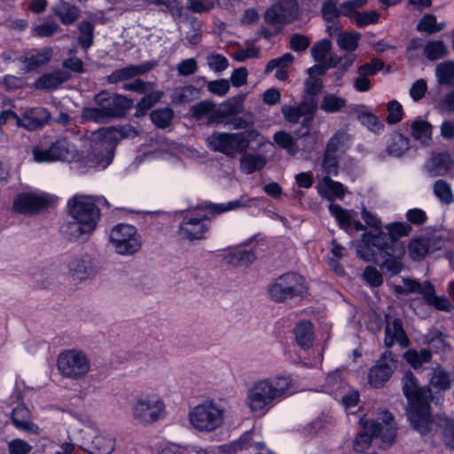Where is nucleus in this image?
I'll list each match as a JSON object with an SVG mask.
<instances>
[{
    "instance_id": "09e8293b",
    "label": "nucleus",
    "mask_w": 454,
    "mask_h": 454,
    "mask_svg": "<svg viewBox=\"0 0 454 454\" xmlns=\"http://www.w3.org/2000/svg\"><path fill=\"white\" fill-rule=\"evenodd\" d=\"M360 37V33L356 31L340 33L337 44L342 50L352 51L356 49Z\"/></svg>"
},
{
    "instance_id": "69168bd1",
    "label": "nucleus",
    "mask_w": 454,
    "mask_h": 454,
    "mask_svg": "<svg viewBox=\"0 0 454 454\" xmlns=\"http://www.w3.org/2000/svg\"><path fill=\"white\" fill-rule=\"evenodd\" d=\"M387 121L389 124H395L403 119V110L402 105L396 100H391L387 103Z\"/></svg>"
},
{
    "instance_id": "e433bc0d",
    "label": "nucleus",
    "mask_w": 454,
    "mask_h": 454,
    "mask_svg": "<svg viewBox=\"0 0 454 454\" xmlns=\"http://www.w3.org/2000/svg\"><path fill=\"white\" fill-rule=\"evenodd\" d=\"M423 53L427 59L434 61L448 54V47L441 40L429 41L424 46Z\"/></svg>"
},
{
    "instance_id": "bf43d9fd",
    "label": "nucleus",
    "mask_w": 454,
    "mask_h": 454,
    "mask_svg": "<svg viewBox=\"0 0 454 454\" xmlns=\"http://www.w3.org/2000/svg\"><path fill=\"white\" fill-rule=\"evenodd\" d=\"M206 87L210 93L218 97H224L231 88L230 82L226 79L207 82Z\"/></svg>"
},
{
    "instance_id": "c756f323",
    "label": "nucleus",
    "mask_w": 454,
    "mask_h": 454,
    "mask_svg": "<svg viewBox=\"0 0 454 454\" xmlns=\"http://www.w3.org/2000/svg\"><path fill=\"white\" fill-rule=\"evenodd\" d=\"M318 192L330 200L334 198H342L346 192L344 186L336 181L332 180L329 176H325L318 183Z\"/></svg>"
},
{
    "instance_id": "0eeeda50",
    "label": "nucleus",
    "mask_w": 454,
    "mask_h": 454,
    "mask_svg": "<svg viewBox=\"0 0 454 454\" xmlns=\"http://www.w3.org/2000/svg\"><path fill=\"white\" fill-rule=\"evenodd\" d=\"M109 244L118 255L133 256L140 252L143 239L134 225L118 223L110 231Z\"/></svg>"
},
{
    "instance_id": "f257e3e1",
    "label": "nucleus",
    "mask_w": 454,
    "mask_h": 454,
    "mask_svg": "<svg viewBox=\"0 0 454 454\" xmlns=\"http://www.w3.org/2000/svg\"><path fill=\"white\" fill-rule=\"evenodd\" d=\"M136 134L131 126L107 127L94 131L90 137V148L85 155L79 154L74 162V171L85 174L90 170L106 168L113 162L119 142Z\"/></svg>"
},
{
    "instance_id": "f03ea898",
    "label": "nucleus",
    "mask_w": 454,
    "mask_h": 454,
    "mask_svg": "<svg viewBox=\"0 0 454 454\" xmlns=\"http://www.w3.org/2000/svg\"><path fill=\"white\" fill-rule=\"evenodd\" d=\"M291 375L282 374L254 381L247 390L244 404L257 416H264L278 403L295 392Z\"/></svg>"
},
{
    "instance_id": "cd10ccee",
    "label": "nucleus",
    "mask_w": 454,
    "mask_h": 454,
    "mask_svg": "<svg viewBox=\"0 0 454 454\" xmlns=\"http://www.w3.org/2000/svg\"><path fill=\"white\" fill-rule=\"evenodd\" d=\"M411 134L414 140L422 145H428L432 141V125L422 119L414 120L411 124Z\"/></svg>"
},
{
    "instance_id": "13d9d810",
    "label": "nucleus",
    "mask_w": 454,
    "mask_h": 454,
    "mask_svg": "<svg viewBox=\"0 0 454 454\" xmlns=\"http://www.w3.org/2000/svg\"><path fill=\"white\" fill-rule=\"evenodd\" d=\"M79 43L82 48L88 49L93 43V26L89 21H82L79 27Z\"/></svg>"
},
{
    "instance_id": "49530a36",
    "label": "nucleus",
    "mask_w": 454,
    "mask_h": 454,
    "mask_svg": "<svg viewBox=\"0 0 454 454\" xmlns=\"http://www.w3.org/2000/svg\"><path fill=\"white\" fill-rule=\"evenodd\" d=\"M435 73L440 84H452L454 82V62L445 61L438 64Z\"/></svg>"
},
{
    "instance_id": "c85d7f7f",
    "label": "nucleus",
    "mask_w": 454,
    "mask_h": 454,
    "mask_svg": "<svg viewBox=\"0 0 454 454\" xmlns=\"http://www.w3.org/2000/svg\"><path fill=\"white\" fill-rule=\"evenodd\" d=\"M51 49L43 48L30 52L27 57L24 58L23 63L25 64L27 71H32L46 65L51 60Z\"/></svg>"
},
{
    "instance_id": "8fccbe9b",
    "label": "nucleus",
    "mask_w": 454,
    "mask_h": 454,
    "mask_svg": "<svg viewBox=\"0 0 454 454\" xmlns=\"http://www.w3.org/2000/svg\"><path fill=\"white\" fill-rule=\"evenodd\" d=\"M325 391L334 395L335 397L341 394V390L346 388L339 371L329 373L325 380Z\"/></svg>"
},
{
    "instance_id": "774afa93",
    "label": "nucleus",
    "mask_w": 454,
    "mask_h": 454,
    "mask_svg": "<svg viewBox=\"0 0 454 454\" xmlns=\"http://www.w3.org/2000/svg\"><path fill=\"white\" fill-rule=\"evenodd\" d=\"M33 446L23 439L15 438L8 442L9 454H28Z\"/></svg>"
},
{
    "instance_id": "20e7f679",
    "label": "nucleus",
    "mask_w": 454,
    "mask_h": 454,
    "mask_svg": "<svg viewBox=\"0 0 454 454\" xmlns=\"http://www.w3.org/2000/svg\"><path fill=\"white\" fill-rule=\"evenodd\" d=\"M403 389L408 400L407 415L411 426L421 434H427L432 427L430 387L419 386L412 374H406L403 379Z\"/></svg>"
},
{
    "instance_id": "4c0bfd02",
    "label": "nucleus",
    "mask_w": 454,
    "mask_h": 454,
    "mask_svg": "<svg viewBox=\"0 0 454 454\" xmlns=\"http://www.w3.org/2000/svg\"><path fill=\"white\" fill-rule=\"evenodd\" d=\"M146 71L142 66H129L121 69L116 70L108 76V82L111 83H116L121 81L133 78L138 74H141Z\"/></svg>"
},
{
    "instance_id": "58836bf2",
    "label": "nucleus",
    "mask_w": 454,
    "mask_h": 454,
    "mask_svg": "<svg viewBox=\"0 0 454 454\" xmlns=\"http://www.w3.org/2000/svg\"><path fill=\"white\" fill-rule=\"evenodd\" d=\"M409 138L400 133H395L391 137V142L387 146V153L394 157H400L409 150Z\"/></svg>"
},
{
    "instance_id": "3c124183",
    "label": "nucleus",
    "mask_w": 454,
    "mask_h": 454,
    "mask_svg": "<svg viewBox=\"0 0 454 454\" xmlns=\"http://www.w3.org/2000/svg\"><path fill=\"white\" fill-rule=\"evenodd\" d=\"M445 25L443 23L437 24L436 18L433 14H425L419 21L417 29L419 32H425L427 34H434L441 31Z\"/></svg>"
},
{
    "instance_id": "f704fd0d",
    "label": "nucleus",
    "mask_w": 454,
    "mask_h": 454,
    "mask_svg": "<svg viewBox=\"0 0 454 454\" xmlns=\"http://www.w3.org/2000/svg\"><path fill=\"white\" fill-rule=\"evenodd\" d=\"M429 385L441 391H446L451 387V380L448 372L442 367L436 366L433 369Z\"/></svg>"
},
{
    "instance_id": "dca6fc26",
    "label": "nucleus",
    "mask_w": 454,
    "mask_h": 454,
    "mask_svg": "<svg viewBox=\"0 0 454 454\" xmlns=\"http://www.w3.org/2000/svg\"><path fill=\"white\" fill-rule=\"evenodd\" d=\"M395 359L392 352L387 351L372 366L368 373V383L373 387H382L392 376L395 369Z\"/></svg>"
},
{
    "instance_id": "4d7b16f0",
    "label": "nucleus",
    "mask_w": 454,
    "mask_h": 454,
    "mask_svg": "<svg viewBox=\"0 0 454 454\" xmlns=\"http://www.w3.org/2000/svg\"><path fill=\"white\" fill-rule=\"evenodd\" d=\"M361 122L367 127L369 130L375 134H380L384 130V123L373 114L364 113L360 115Z\"/></svg>"
},
{
    "instance_id": "0e129e2a",
    "label": "nucleus",
    "mask_w": 454,
    "mask_h": 454,
    "mask_svg": "<svg viewBox=\"0 0 454 454\" xmlns=\"http://www.w3.org/2000/svg\"><path fill=\"white\" fill-rule=\"evenodd\" d=\"M331 51V42L329 40H322L316 43L311 49V56L317 62H321L326 59Z\"/></svg>"
},
{
    "instance_id": "6e6d98bb",
    "label": "nucleus",
    "mask_w": 454,
    "mask_h": 454,
    "mask_svg": "<svg viewBox=\"0 0 454 454\" xmlns=\"http://www.w3.org/2000/svg\"><path fill=\"white\" fill-rule=\"evenodd\" d=\"M452 164L450 154L441 153L432 160L433 172L435 176H442L449 171Z\"/></svg>"
},
{
    "instance_id": "6ab92c4d",
    "label": "nucleus",
    "mask_w": 454,
    "mask_h": 454,
    "mask_svg": "<svg viewBox=\"0 0 454 454\" xmlns=\"http://www.w3.org/2000/svg\"><path fill=\"white\" fill-rule=\"evenodd\" d=\"M298 16V6L294 1H284L271 5L264 13L268 24L282 25L294 21Z\"/></svg>"
},
{
    "instance_id": "e2e57ef3",
    "label": "nucleus",
    "mask_w": 454,
    "mask_h": 454,
    "mask_svg": "<svg viewBox=\"0 0 454 454\" xmlns=\"http://www.w3.org/2000/svg\"><path fill=\"white\" fill-rule=\"evenodd\" d=\"M350 18L355 20L356 26L358 27H365L371 24H375L378 22L380 15L375 11H367L364 12L355 13Z\"/></svg>"
},
{
    "instance_id": "79ce46f5",
    "label": "nucleus",
    "mask_w": 454,
    "mask_h": 454,
    "mask_svg": "<svg viewBox=\"0 0 454 454\" xmlns=\"http://www.w3.org/2000/svg\"><path fill=\"white\" fill-rule=\"evenodd\" d=\"M309 105V102H301L297 106L284 105L281 108V112L286 121L290 123H297L302 114L308 111Z\"/></svg>"
},
{
    "instance_id": "aec40b11",
    "label": "nucleus",
    "mask_w": 454,
    "mask_h": 454,
    "mask_svg": "<svg viewBox=\"0 0 454 454\" xmlns=\"http://www.w3.org/2000/svg\"><path fill=\"white\" fill-rule=\"evenodd\" d=\"M223 408L214 400L207 399L200 403V432H211L223 422Z\"/></svg>"
},
{
    "instance_id": "f8f14e48",
    "label": "nucleus",
    "mask_w": 454,
    "mask_h": 454,
    "mask_svg": "<svg viewBox=\"0 0 454 454\" xmlns=\"http://www.w3.org/2000/svg\"><path fill=\"white\" fill-rule=\"evenodd\" d=\"M305 292L304 278L293 272L282 275L269 288L270 298L276 301L302 295Z\"/></svg>"
},
{
    "instance_id": "4468645a",
    "label": "nucleus",
    "mask_w": 454,
    "mask_h": 454,
    "mask_svg": "<svg viewBox=\"0 0 454 454\" xmlns=\"http://www.w3.org/2000/svg\"><path fill=\"white\" fill-rule=\"evenodd\" d=\"M403 283L405 286V292L407 294H420L424 301L436 309L450 312L454 309V306L446 296L436 295L435 289L429 281L420 283L415 279L403 278Z\"/></svg>"
},
{
    "instance_id": "393cba45",
    "label": "nucleus",
    "mask_w": 454,
    "mask_h": 454,
    "mask_svg": "<svg viewBox=\"0 0 454 454\" xmlns=\"http://www.w3.org/2000/svg\"><path fill=\"white\" fill-rule=\"evenodd\" d=\"M405 254V246L403 243L395 246L394 248L382 254L385 258L381 263V268L386 269L392 274H397L403 270L402 260Z\"/></svg>"
},
{
    "instance_id": "5701e85b",
    "label": "nucleus",
    "mask_w": 454,
    "mask_h": 454,
    "mask_svg": "<svg viewBox=\"0 0 454 454\" xmlns=\"http://www.w3.org/2000/svg\"><path fill=\"white\" fill-rule=\"evenodd\" d=\"M12 419L14 427L20 431L35 435L41 432L39 427L33 422L31 411L23 404L13 409Z\"/></svg>"
},
{
    "instance_id": "2eb2a0df",
    "label": "nucleus",
    "mask_w": 454,
    "mask_h": 454,
    "mask_svg": "<svg viewBox=\"0 0 454 454\" xmlns=\"http://www.w3.org/2000/svg\"><path fill=\"white\" fill-rule=\"evenodd\" d=\"M53 200V196L43 192H21L14 198L12 209L18 214L30 215L46 208Z\"/></svg>"
},
{
    "instance_id": "c03bdc74",
    "label": "nucleus",
    "mask_w": 454,
    "mask_h": 454,
    "mask_svg": "<svg viewBox=\"0 0 454 454\" xmlns=\"http://www.w3.org/2000/svg\"><path fill=\"white\" fill-rule=\"evenodd\" d=\"M429 250V244L427 239H412L408 246L410 257L414 261L422 260Z\"/></svg>"
},
{
    "instance_id": "603ef678",
    "label": "nucleus",
    "mask_w": 454,
    "mask_h": 454,
    "mask_svg": "<svg viewBox=\"0 0 454 454\" xmlns=\"http://www.w3.org/2000/svg\"><path fill=\"white\" fill-rule=\"evenodd\" d=\"M434 195L444 204L453 201V194L450 185L444 180H438L434 184Z\"/></svg>"
},
{
    "instance_id": "de8ad7c7",
    "label": "nucleus",
    "mask_w": 454,
    "mask_h": 454,
    "mask_svg": "<svg viewBox=\"0 0 454 454\" xmlns=\"http://www.w3.org/2000/svg\"><path fill=\"white\" fill-rule=\"evenodd\" d=\"M385 230L393 243H402L399 239L409 235L411 228L405 223H392L385 226Z\"/></svg>"
},
{
    "instance_id": "37998d69",
    "label": "nucleus",
    "mask_w": 454,
    "mask_h": 454,
    "mask_svg": "<svg viewBox=\"0 0 454 454\" xmlns=\"http://www.w3.org/2000/svg\"><path fill=\"white\" fill-rule=\"evenodd\" d=\"M54 12L59 17L62 23L67 25L73 23L79 16L78 9L64 1L54 8Z\"/></svg>"
},
{
    "instance_id": "5fc2aeb1",
    "label": "nucleus",
    "mask_w": 454,
    "mask_h": 454,
    "mask_svg": "<svg viewBox=\"0 0 454 454\" xmlns=\"http://www.w3.org/2000/svg\"><path fill=\"white\" fill-rule=\"evenodd\" d=\"M152 121L159 128L164 129L168 127L173 119V111L165 107L162 109L154 110L151 114Z\"/></svg>"
},
{
    "instance_id": "9b49d317",
    "label": "nucleus",
    "mask_w": 454,
    "mask_h": 454,
    "mask_svg": "<svg viewBox=\"0 0 454 454\" xmlns=\"http://www.w3.org/2000/svg\"><path fill=\"white\" fill-rule=\"evenodd\" d=\"M399 244L391 242L387 233L380 227L363 233L360 242L356 247V252L357 257L363 261L375 262V250L384 254Z\"/></svg>"
},
{
    "instance_id": "72a5a7b5",
    "label": "nucleus",
    "mask_w": 454,
    "mask_h": 454,
    "mask_svg": "<svg viewBox=\"0 0 454 454\" xmlns=\"http://www.w3.org/2000/svg\"><path fill=\"white\" fill-rule=\"evenodd\" d=\"M406 362L415 370L419 369L424 364H427L432 359V354L427 349H409L403 355Z\"/></svg>"
},
{
    "instance_id": "680f3d73",
    "label": "nucleus",
    "mask_w": 454,
    "mask_h": 454,
    "mask_svg": "<svg viewBox=\"0 0 454 454\" xmlns=\"http://www.w3.org/2000/svg\"><path fill=\"white\" fill-rule=\"evenodd\" d=\"M206 60L210 70L215 73H221L229 66L227 59L221 54H210L207 57Z\"/></svg>"
},
{
    "instance_id": "4be33fe9",
    "label": "nucleus",
    "mask_w": 454,
    "mask_h": 454,
    "mask_svg": "<svg viewBox=\"0 0 454 454\" xmlns=\"http://www.w3.org/2000/svg\"><path fill=\"white\" fill-rule=\"evenodd\" d=\"M395 342L402 347H406L409 344V339L403 331L402 321L399 318H392L387 316L386 318L384 343L389 348Z\"/></svg>"
},
{
    "instance_id": "ea45409f",
    "label": "nucleus",
    "mask_w": 454,
    "mask_h": 454,
    "mask_svg": "<svg viewBox=\"0 0 454 454\" xmlns=\"http://www.w3.org/2000/svg\"><path fill=\"white\" fill-rule=\"evenodd\" d=\"M273 140L276 145L285 149L289 154L294 155L299 151V146L294 137L286 131L280 130L274 134Z\"/></svg>"
},
{
    "instance_id": "a878e982",
    "label": "nucleus",
    "mask_w": 454,
    "mask_h": 454,
    "mask_svg": "<svg viewBox=\"0 0 454 454\" xmlns=\"http://www.w3.org/2000/svg\"><path fill=\"white\" fill-rule=\"evenodd\" d=\"M294 333L296 344L303 349L309 348L314 341V327L309 321L299 322L294 329Z\"/></svg>"
},
{
    "instance_id": "bb28decb",
    "label": "nucleus",
    "mask_w": 454,
    "mask_h": 454,
    "mask_svg": "<svg viewBox=\"0 0 454 454\" xmlns=\"http://www.w3.org/2000/svg\"><path fill=\"white\" fill-rule=\"evenodd\" d=\"M223 260L231 266H247L255 260V254L251 249L237 247L230 250Z\"/></svg>"
},
{
    "instance_id": "39448f33",
    "label": "nucleus",
    "mask_w": 454,
    "mask_h": 454,
    "mask_svg": "<svg viewBox=\"0 0 454 454\" xmlns=\"http://www.w3.org/2000/svg\"><path fill=\"white\" fill-rule=\"evenodd\" d=\"M380 419L382 423L365 419L360 420L362 432L358 434L354 441L353 448L355 451L363 452L368 449L373 437L380 439L384 448L391 445L396 433L394 417L388 411H384L381 412Z\"/></svg>"
},
{
    "instance_id": "864d4df0",
    "label": "nucleus",
    "mask_w": 454,
    "mask_h": 454,
    "mask_svg": "<svg viewBox=\"0 0 454 454\" xmlns=\"http://www.w3.org/2000/svg\"><path fill=\"white\" fill-rule=\"evenodd\" d=\"M92 443L101 454H111L114 450V439L110 434H98L94 437Z\"/></svg>"
},
{
    "instance_id": "ddd939ff",
    "label": "nucleus",
    "mask_w": 454,
    "mask_h": 454,
    "mask_svg": "<svg viewBox=\"0 0 454 454\" xmlns=\"http://www.w3.org/2000/svg\"><path fill=\"white\" fill-rule=\"evenodd\" d=\"M207 145L211 150L231 157L247 149V142L239 132H215L207 138Z\"/></svg>"
},
{
    "instance_id": "423d86ee",
    "label": "nucleus",
    "mask_w": 454,
    "mask_h": 454,
    "mask_svg": "<svg viewBox=\"0 0 454 454\" xmlns=\"http://www.w3.org/2000/svg\"><path fill=\"white\" fill-rule=\"evenodd\" d=\"M96 106L85 107L82 117L95 122H106L123 116L131 108L132 102L120 95H110L102 91L95 97Z\"/></svg>"
},
{
    "instance_id": "412c9836",
    "label": "nucleus",
    "mask_w": 454,
    "mask_h": 454,
    "mask_svg": "<svg viewBox=\"0 0 454 454\" xmlns=\"http://www.w3.org/2000/svg\"><path fill=\"white\" fill-rule=\"evenodd\" d=\"M51 119V114L43 107H35L26 110L22 116H18L17 126L27 130H35L43 127Z\"/></svg>"
},
{
    "instance_id": "052dcab7",
    "label": "nucleus",
    "mask_w": 454,
    "mask_h": 454,
    "mask_svg": "<svg viewBox=\"0 0 454 454\" xmlns=\"http://www.w3.org/2000/svg\"><path fill=\"white\" fill-rule=\"evenodd\" d=\"M338 158L339 154L330 152L325 148L322 167L325 172L328 175H336L338 169Z\"/></svg>"
},
{
    "instance_id": "c9c22d12",
    "label": "nucleus",
    "mask_w": 454,
    "mask_h": 454,
    "mask_svg": "<svg viewBox=\"0 0 454 454\" xmlns=\"http://www.w3.org/2000/svg\"><path fill=\"white\" fill-rule=\"evenodd\" d=\"M329 212L336 219L340 228L347 231L350 230L353 215H356L355 212L346 210L333 203L329 205Z\"/></svg>"
},
{
    "instance_id": "7ed1b4c3",
    "label": "nucleus",
    "mask_w": 454,
    "mask_h": 454,
    "mask_svg": "<svg viewBox=\"0 0 454 454\" xmlns=\"http://www.w3.org/2000/svg\"><path fill=\"white\" fill-rule=\"evenodd\" d=\"M101 200L85 194H74L67 200V211L72 222L63 227V231L73 241H88L97 229L100 220V210L97 206Z\"/></svg>"
},
{
    "instance_id": "a19ab883",
    "label": "nucleus",
    "mask_w": 454,
    "mask_h": 454,
    "mask_svg": "<svg viewBox=\"0 0 454 454\" xmlns=\"http://www.w3.org/2000/svg\"><path fill=\"white\" fill-rule=\"evenodd\" d=\"M244 96L229 98L221 105L219 114L221 117H229L242 113L244 109Z\"/></svg>"
},
{
    "instance_id": "9d476101",
    "label": "nucleus",
    "mask_w": 454,
    "mask_h": 454,
    "mask_svg": "<svg viewBox=\"0 0 454 454\" xmlns=\"http://www.w3.org/2000/svg\"><path fill=\"white\" fill-rule=\"evenodd\" d=\"M57 367L60 374L70 380L85 378L90 372L91 364L88 355L80 349H66L57 358Z\"/></svg>"
},
{
    "instance_id": "f3484780",
    "label": "nucleus",
    "mask_w": 454,
    "mask_h": 454,
    "mask_svg": "<svg viewBox=\"0 0 454 454\" xmlns=\"http://www.w3.org/2000/svg\"><path fill=\"white\" fill-rule=\"evenodd\" d=\"M177 235L181 240L192 242L199 239V209L195 207L177 213Z\"/></svg>"
},
{
    "instance_id": "7c9ffc66",
    "label": "nucleus",
    "mask_w": 454,
    "mask_h": 454,
    "mask_svg": "<svg viewBox=\"0 0 454 454\" xmlns=\"http://www.w3.org/2000/svg\"><path fill=\"white\" fill-rule=\"evenodd\" d=\"M240 169L245 174L259 171L266 165V157L258 153H246L240 158Z\"/></svg>"
},
{
    "instance_id": "6e6552de",
    "label": "nucleus",
    "mask_w": 454,
    "mask_h": 454,
    "mask_svg": "<svg viewBox=\"0 0 454 454\" xmlns=\"http://www.w3.org/2000/svg\"><path fill=\"white\" fill-rule=\"evenodd\" d=\"M131 416L141 425H153L166 416L164 400L158 394H143L132 403Z\"/></svg>"
},
{
    "instance_id": "b1692460",
    "label": "nucleus",
    "mask_w": 454,
    "mask_h": 454,
    "mask_svg": "<svg viewBox=\"0 0 454 454\" xmlns=\"http://www.w3.org/2000/svg\"><path fill=\"white\" fill-rule=\"evenodd\" d=\"M67 267L71 276L80 280L89 278L95 272L92 258L89 254L73 257L68 262Z\"/></svg>"
},
{
    "instance_id": "a18cd8bd",
    "label": "nucleus",
    "mask_w": 454,
    "mask_h": 454,
    "mask_svg": "<svg viewBox=\"0 0 454 454\" xmlns=\"http://www.w3.org/2000/svg\"><path fill=\"white\" fill-rule=\"evenodd\" d=\"M346 106L345 98L335 94H326L323 97L320 108L325 113H336Z\"/></svg>"
},
{
    "instance_id": "2f4dec72",
    "label": "nucleus",
    "mask_w": 454,
    "mask_h": 454,
    "mask_svg": "<svg viewBox=\"0 0 454 454\" xmlns=\"http://www.w3.org/2000/svg\"><path fill=\"white\" fill-rule=\"evenodd\" d=\"M350 141L348 133L345 129H340L328 140L325 148L340 155L348 148Z\"/></svg>"
},
{
    "instance_id": "1a4fd4ad",
    "label": "nucleus",
    "mask_w": 454,
    "mask_h": 454,
    "mask_svg": "<svg viewBox=\"0 0 454 454\" xmlns=\"http://www.w3.org/2000/svg\"><path fill=\"white\" fill-rule=\"evenodd\" d=\"M33 159L37 163L67 161L74 170V162L79 158L75 146L67 138L57 139L50 146H35L32 150Z\"/></svg>"
},
{
    "instance_id": "a211bd4d",
    "label": "nucleus",
    "mask_w": 454,
    "mask_h": 454,
    "mask_svg": "<svg viewBox=\"0 0 454 454\" xmlns=\"http://www.w3.org/2000/svg\"><path fill=\"white\" fill-rule=\"evenodd\" d=\"M257 201L256 198H249L247 196H241L238 200L226 203L214 204L205 201L200 203V221L204 219H210L207 213L210 214L211 216H215L224 212L237 210L240 207L256 206Z\"/></svg>"
},
{
    "instance_id": "338daca9",
    "label": "nucleus",
    "mask_w": 454,
    "mask_h": 454,
    "mask_svg": "<svg viewBox=\"0 0 454 454\" xmlns=\"http://www.w3.org/2000/svg\"><path fill=\"white\" fill-rule=\"evenodd\" d=\"M162 97V92L155 91L145 95L137 105V110L143 114L156 104Z\"/></svg>"
},
{
    "instance_id": "473e14b6",
    "label": "nucleus",
    "mask_w": 454,
    "mask_h": 454,
    "mask_svg": "<svg viewBox=\"0 0 454 454\" xmlns=\"http://www.w3.org/2000/svg\"><path fill=\"white\" fill-rule=\"evenodd\" d=\"M67 80L66 74L62 71H56L45 74L36 80L35 86L36 89L52 90L63 83Z\"/></svg>"
}]
</instances>
